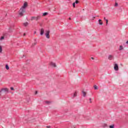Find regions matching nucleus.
Returning a JSON list of instances; mask_svg holds the SVG:
<instances>
[{
  "label": "nucleus",
  "mask_w": 128,
  "mask_h": 128,
  "mask_svg": "<svg viewBox=\"0 0 128 128\" xmlns=\"http://www.w3.org/2000/svg\"><path fill=\"white\" fill-rule=\"evenodd\" d=\"M24 12H26V10L20 8V10L18 12V16L20 18H22V16H24Z\"/></svg>",
  "instance_id": "obj_1"
},
{
  "label": "nucleus",
  "mask_w": 128,
  "mask_h": 128,
  "mask_svg": "<svg viewBox=\"0 0 128 128\" xmlns=\"http://www.w3.org/2000/svg\"><path fill=\"white\" fill-rule=\"evenodd\" d=\"M4 92H6V94L8 92V88H2L0 90V93L4 94Z\"/></svg>",
  "instance_id": "obj_2"
},
{
  "label": "nucleus",
  "mask_w": 128,
  "mask_h": 128,
  "mask_svg": "<svg viewBox=\"0 0 128 128\" xmlns=\"http://www.w3.org/2000/svg\"><path fill=\"white\" fill-rule=\"evenodd\" d=\"M26 6H28V3H26V2H25L24 4V6H22L20 8L22 10H26Z\"/></svg>",
  "instance_id": "obj_3"
},
{
  "label": "nucleus",
  "mask_w": 128,
  "mask_h": 128,
  "mask_svg": "<svg viewBox=\"0 0 128 128\" xmlns=\"http://www.w3.org/2000/svg\"><path fill=\"white\" fill-rule=\"evenodd\" d=\"M3 36H2L0 38V40H2L4 38H8V33H4L3 34Z\"/></svg>",
  "instance_id": "obj_4"
},
{
  "label": "nucleus",
  "mask_w": 128,
  "mask_h": 128,
  "mask_svg": "<svg viewBox=\"0 0 128 128\" xmlns=\"http://www.w3.org/2000/svg\"><path fill=\"white\" fill-rule=\"evenodd\" d=\"M114 70H116V72L118 70V65L116 64H115L114 65Z\"/></svg>",
  "instance_id": "obj_5"
},
{
  "label": "nucleus",
  "mask_w": 128,
  "mask_h": 128,
  "mask_svg": "<svg viewBox=\"0 0 128 128\" xmlns=\"http://www.w3.org/2000/svg\"><path fill=\"white\" fill-rule=\"evenodd\" d=\"M112 58H114V56L112 55H109L108 56V59L110 60H112Z\"/></svg>",
  "instance_id": "obj_6"
},
{
  "label": "nucleus",
  "mask_w": 128,
  "mask_h": 128,
  "mask_svg": "<svg viewBox=\"0 0 128 128\" xmlns=\"http://www.w3.org/2000/svg\"><path fill=\"white\" fill-rule=\"evenodd\" d=\"M45 36H46V38H50V32H46Z\"/></svg>",
  "instance_id": "obj_7"
},
{
  "label": "nucleus",
  "mask_w": 128,
  "mask_h": 128,
  "mask_svg": "<svg viewBox=\"0 0 128 128\" xmlns=\"http://www.w3.org/2000/svg\"><path fill=\"white\" fill-rule=\"evenodd\" d=\"M124 46L122 45H120L119 46V50H124Z\"/></svg>",
  "instance_id": "obj_8"
},
{
  "label": "nucleus",
  "mask_w": 128,
  "mask_h": 128,
  "mask_svg": "<svg viewBox=\"0 0 128 128\" xmlns=\"http://www.w3.org/2000/svg\"><path fill=\"white\" fill-rule=\"evenodd\" d=\"M36 20H40L42 18V16L40 15H38L37 16H36Z\"/></svg>",
  "instance_id": "obj_9"
},
{
  "label": "nucleus",
  "mask_w": 128,
  "mask_h": 128,
  "mask_svg": "<svg viewBox=\"0 0 128 128\" xmlns=\"http://www.w3.org/2000/svg\"><path fill=\"white\" fill-rule=\"evenodd\" d=\"M50 65L52 66H54V68H56V63H54L53 62H51Z\"/></svg>",
  "instance_id": "obj_10"
},
{
  "label": "nucleus",
  "mask_w": 128,
  "mask_h": 128,
  "mask_svg": "<svg viewBox=\"0 0 128 128\" xmlns=\"http://www.w3.org/2000/svg\"><path fill=\"white\" fill-rule=\"evenodd\" d=\"M98 24H100V26H102V24H103V23H102V20H100V19H99L98 20Z\"/></svg>",
  "instance_id": "obj_11"
},
{
  "label": "nucleus",
  "mask_w": 128,
  "mask_h": 128,
  "mask_svg": "<svg viewBox=\"0 0 128 128\" xmlns=\"http://www.w3.org/2000/svg\"><path fill=\"white\" fill-rule=\"evenodd\" d=\"M48 12H45L42 14V16H48Z\"/></svg>",
  "instance_id": "obj_12"
},
{
  "label": "nucleus",
  "mask_w": 128,
  "mask_h": 128,
  "mask_svg": "<svg viewBox=\"0 0 128 128\" xmlns=\"http://www.w3.org/2000/svg\"><path fill=\"white\" fill-rule=\"evenodd\" d=\"M36 20V16H32L31 18V20Z\"/></svg>",
  "instance_id": "obj_13"
},
{
  "label": "nucleus",
  "mask_w": 128,
  "mask_h": 128,
  "mask_svg": "<svg viewBox=\"0 0 128 128\" xmlns=\"http://www.w3.org/2000/svg\"><path fill=\"white\" fill-rule=\"evenodd\" d=\"M76 96H78V94L76 93V92H75L74 93V94H73L72 98H76Z\"/></svg>",
  "instance_id": "obj_14"
},
{
  "label": "nucleus",
  "mask_w": 128,
  "mask_h": 128,
  "mask_svg": "<svg viewBox=\"0 0 128 128\" xmlns=\"http://www.w3.org/2000/svg\"><path fill=\"white\" fill-rule=\"evenodd\" d=\"M82 94H83V96H84V98L86 97V92H84V91H82Z\"/></svg>",
  "instance_id": "obj_15"
},
{
  "label": "nucleus",
  "mask_w": 128,
  "mask_h": 128,
  "mask_svg": "<svg viewBox=\"0 0 128 128\" xmlns=\"http://www.w3.org/2000/svg\"><path fill=\"white\" fill-rule=\"evenodd\" d=\"M28 22H26L24 23V26H28Z\"/></svg>",
  "instance_id": "obj_16"
},
{
  "label": "nucleus",
  "mask_w": 128,
  "mask_h": 128,
  "mask_svg": "<svg viewBox=\"0 0 128 128\" xmlns=\"http://www.w3.org/2000/svg\"><path fill=\"white\" fill-rule=\"evenodd\" d=\"M36 41L35 40H34V44H32V46H36Z\"/></svg>",
  "instance_id": "obj_17"
},
{
  "label": "nucleus",
  "mask_w": 128,
  "mask_h": 128,
  "mask_svg": "<svg viewBox=\"0 0 128 128\" xmlns=\"http://www.w3.org/2000/svg\"><path fill=\"white\" fill-rule=\"evenodd\" d=\"M6 70H10V67L8 66V64L6 65Z\"/></svg>",
  "instance_id": "obj_18"
},
{
  "label": "nucleus",
  "mask_w": 128,
  "mask_h": 128,
  "mask_svg": "<svg viewBox=\"0 0 128 128\" xmlns=\"http://www.w3.org/2000/svg\"><path fill=\"white\" fill-rule=\"evenodd\" d=\"M2 52V46H0V53Z\"/></svg>",
  "instance_id": "obj_19"
},
{
  "label": "nucleus",
  "mask_w": 128,
  "mask_h": 128,
  "mask_svg": "<svg viewBox=\"0 0 128 128\" xmlns=\"http://www.w3.org/2000/svg\"><path fill=\"white\" fill-rule=\"evenodd\" d=\"M9 30H10V32H14V31L12 30V27H10V28H9Z\"/></svg>",
  "instance_id": "obj_20"
},
{
  "label": "nucleus",
  "mask_w": 128,
  "mask_h": 128,
  "mask_svg": "<svg viewBox=\"0 0 128 128\" xmlns=\"http://www.w3.org/2000/svg\"><path fill=\"white\" fill-rule=\"evenodd\" d=\"M110 128H114V125H111L109 126Z\"/></svg>",
  "instance_id": "obj_21"
},
{
  "label": "nucleus",
  "mask_w": 128,
  "mask_h": 128,
  "mask_svg": "<svg viewBox=\"0 0 128 128\" xmlns=\"http://www.w3.org/2000/svg\"><path fill=\"white\" fill-rule=\"evenodd\" d=\"M94 90H98V86H96V85H94Z\"/></svg>",
  "instance_id": "obj_22"
},
{
  "label": "nucleus",
  "mask_w": 128,
  "mask_h": 128,
  "mask_svg": "<svg viewBox=\"0 0 128 128\" xmlns=\"http://www.w3.org/2000/svg\"><path fill=\"white\" fill-rule=\"evenodd\" d=\"M46 104H50V101H46Z\"/></svg>",
  "instance_id": "obj_23"
},
{
  "label": "nucleus",
  "mask_w": 128,
  "mask_h": 128,
  "mask_svg": "<svg viewBox=\"0 0 128 128\" xmlns=\"http://www.w3.org/2000/svg\"><path fill=\"white\" fill-rule=\"evenodd\" d=\"M72 6H73V7H74V8H76V2H74V3L72 4Z\"/></svg>",
  "instance_id": "obj_24"
},
{
  "label": "nucleus",
  "mask_w": 128,
  "mask_h": 128,
  "mask_svg": "<svg viewBox=\"0 0 128 128\" xmlns=\"http://www.w3.org/2000/svg\"><path fill=\"white\" fill-rule=\"evenodd\" d=\"M40 32H44V29H41Z\"/></svg>",
  "instance_id": "obj_25"
},
{
  "label": "nucleus",
  "mask_w": 128,
  "mask_h": 128,
  "mask_svg": "<svg viewBox=\"0 0 128 128\" xmlns=\"http://www.w3.org/2000/svg\"><path fill=\"white\" fill-rule=\"evenodd\" d=\"M106 26H108V20H106Z\"/></svg>",
  "instance_id": "obj_26"
},
{
  "label": "nucleus",
  "mask_w": 128,
  "mask_h": 128,
  "mask_svg": "<svg viewBox=\"0 0 128 128\" xmlns=\"http://www.w3.org/2000/svg\"><path fill=\"white\" fill-rule=\"evenodd\" d=\"M118 6V3H116V2L114 6Z\"/></svg>",
  "instance_id": "obj_27"
},
{
  "label": "nucleus",
  "mask_w": 128,
  "mask_h": 128,
  "mask_svg": "<svg viewBox=\"0 0 128 128\" xmlns=\"http://www.w3.org/2000/svg\"><path fill=\"white\" fill-rule=\"evenodd\" d=\"M10 90H14V88H12V87L10 88Z\"/></svg>",
  "instance_id": "obj_28"
},
{
  "label": "nucleus",
  "mask_w": 128,
  "mask_h": 128,
  "mask_svg": "<svg viewBox=\"0 0 128 128\" xmlns=\"http://www.w3.org/2000/svg\"><path fill=\"white\" fill-rule=\"evenodd\" d=\"M26 36V34L24 33V34H23V36Z\"/></svg>",
  "instance_id": "obj_29"
},
{
  "label": "nucleus",
  "mask_w": 128,
  "mask_h": 128,
  "mask_svg": "<svg viewBox=\"0 0 128 128\" xmlns=\"http://www.w3.org/2000/svg\"><path fill=\"white\" fill-rule=\"evenodd\" d=\"M44 34V32H40V36H42Z\"/></svg>",
  "instance_id": "obj_30"
},
{
  "label": "nucleus",
  "mask_w": 128,
  "mask_h": 128,
  "mask_svg": "<svg viewBox=\"0 0 128 128\" xmlns=\"http://www.w3.org/2000/svg\"><path fill=\"white\" fill-rule=\"evenodd\" d=\"M75 2H76V4H78V0H76Z\"/></svg>",
  "instance_id": "obj_31"
},
{
  "label": "nucleus",
  "mask_w": 128,
  "mask_h": 128,
  "mask_svg": "<svg viewBox=\"0 0 128 128\" xmlns=\"http://www.w3.org/2000/svg\"><path fill=\"white\" fill-rule=\"evenodd\" d=\"M89 100H90V102L92 103V98H90L89 99Z\"/></svg>",
  "instance_id": "obj_32"
},
{
  "label": "nucleus",
  "mask_w": 128,
  "mask_h": 128,
  "mask_svg": "<svg viewBox=\"0 0 128 128\" xmlns=\"http://www.w3.org/2000/svg\"><path fill=\"white\" fill-rule=\"evenodd\" d=\"M38 94V91H36L35 94Z\"/></svg>",
  "instance_id": "obj_33"
},
{
  "label": "nucleus",
  "mask_w": 128,
  "mask_h": 128,
  "mask_svg": "<svg viewBox=\"0 0 128 128\" xmlns=\"http://www.w3.org/2000/svg\"><path fill=\"white\" fill-rule=\"evenodd\" d=\"M46 128H50V126H46Z\"/></svg>",
  "instance_id": "obj_34"
},
{
  "label": "nucleus",
  "mask_w": 128,
  "mask_h": 128,
  "mask_svg": "<svg viewBox=\"0 0 128 128\" xmlns=\"http://www.w3.org/2000/svg\"><path fill=\"white\" fill-rule=\"evenodd\" d=\"M91 58H92V60H94V58L92 57Z\"/></svg>",
  "instance_id": "obj_35"
},
{
  "label": "nucleus",
  "mask_w": 128,
  "mask_h": 128,
  "mask_svg": "<svg viewBox=\"0 0 128 128\" xmlns=\"http://www.w3.org/2000/svg\"><path fill=\"white\" fill-rule=\"evenodd\" d=\"M104 20H108V19L106 18V17H104Z\"/></svg>",
  "instance_id": "obj_36"
},
{
  "label": "nucleus",
  "mask_w": 128,
  "mask_h": 128,
  "mask_svg": "<svg viewBox=\"0 0 128 128\" xmlns=\"http://www.w3.org/2000/svg\"><path fill=\"white\" fill-rule=\"evenodd\" d=\"M69 20H72V18H69Z\"/></svg>",
  "instance_id": "obj_37"
},
{
  "label": "nucleus",
  "mask_w": 128,
  "mask_h": 128,
  "mask_svg": "<svg viewBox=\"0 0 128 128\" xmlns=\"http://www.w3.org/2000/svg\"><path fill=\"white\" fill-rule=\"evenodd\" d=\"M46 32H50V31H47Z\"/></svg>",
  "instance_id": "obj_38"
}]
</instances>
